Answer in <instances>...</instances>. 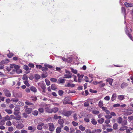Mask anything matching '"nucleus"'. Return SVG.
<instances>
[{
    "instance_id": "1",
    "label": "nucleus",
    "mask_w": 133,
    "mask_h": 133,
    "mask_svg": "<svg viewBox=\"0 0 133 133\" xmlns=\"http://www.w3.org/2000/svg\"><path fill=\"white\" fill-rule=\"evenodd\" d=\"M125 31L126 34L128 36L130 39L133 41L132 37L131 34V33L132 32L131 29V28L129 29V28L126 27L125 29Z\"/></svg>"
},
{
    "instance_id": "2",
    "label": "nucleus",
    "mask_w": 133,
    "mask_h": 133,
    "mask_svg": "<svg viewBox=\"0 0 133 133\" xmlns=\"http://www.w3.org/2000/svg\"><path fill=\"white\" fill-rule=\"evenodd\" d=\"M73 112L72 111H67L64 110L62 112V114L65 116L68 117L70 116L71 114Z\"/></svg>"
},
{
    "instance_id": "3",
    "label": "nucleus",
    "mask_w": 133,
    "mask_h": 133,
    "mask_svg": "<svg viewBox=\"0 0 133 133\" xmlns=\"http://www.w3.org/2000/svg\"><path fill=\"white\" fill-rule=\"evenodd\" d=\"M65 72L66 74L64 75L63 77L64 78H70L72 77V74L69 71L66 70Z\"/></svg>"
},
{
    "instance_id": "4",
    "label": "nucleus",
    "mask_w": 133,
    "mask_h": 133,
    "mask_svg": "<svg viewBox=\"0 0 133 133\" xmlns=\"http://www.w3.org/2000/svg\"><path fill=\"white\" fill-rule=\"evenodd\" d=\"M3 92L5 95L8 97H10L11 96L10 92L7 89H5L3 90Z\"/></svg>"
},
{
    "instance_id": "5",
    "label": "nucleus",
    "mask_w": 133,
    "mask_h": 133,
    "mask_svg": "<svg viewBox=\"0 0 133 133\" xmlns=\"http://www.w3.org/2000/svg\"><path fill=\"white\" fill-rule=\"evenodd\" d=\"M46 111L48 112L51 113L52 112L56 113L58 111V109H46Z\"/></svg>"
},
{
    "instance_id": "6",
    "label": "nucleus",
    "mask_w": 133,
    "mask_h": 133,
    "mask_svg": "<svg viewBox=\"0 0 133 133\" xmlns=\"http://www.w3.org/2000/svg\"><path fill=\"white\" fill-rule=\"evenodd\" d=\"M49 126V130L51 131H53L55 129L54 126L52 123L48 124Z\"/></svg>"
},
{
    "instance_id": "7",
    "label": "nucleus",
    "mask_w": 133,
    "mask_h": 133,
    "mask_svg": "<svg viewBox=\"0 0 133 133\" xmlns=\"http://www.w3.org/2000/svg\"><path fill=\"white\" fill-rule=\"evenodd\" d=\"M77 75L78 77V82H80L81 81V80L84 77V75L82 74L80 75L79 74H77Z\"/></svg>"
},
{
    "instance_id": "8",
    "label": "nucleus",
    "mask_w": 133,
    "mask_h": 133,
    "mask_svg": "<svg viewBox=\"0 0 133 133\" xmlns=\"http://www.w3.org/2000/svg\"><path fill=\"white\" fill-rule=\"evenodd\" d=\"M58 123L60 124V126L61 128H62L64 126L63 124L64 123V121L62 119H59L58 120Z\"/></svg>"
},
{
    "instance_id": "9",
    "label": "nucleus",
    "mask_w": 133,
    "mask_h": 133,
    "mask_svg": "<svg viewBox=\"0 0 133 133\" xmlns=\"http://www.w3.org/2000/svg\"><path fill=\"white\" fill-rule=\"evenodd\" d=\"M9 62V60L8 59H6L2 61L1 62V63L3 64H5L8 63Z\"/></svg>"
},
{
    "instance_id": "10",
    "label": "nucleus",
    "mask_w": 133,
    "mask_h": 133,
    "mask_svg": "<svg viewBox=\"0 0 133 133\" xmlns=\"http://www.w3.org/2000/svg\"><path fill=\"white\" fill-rule=\"evenodd\" d=\"M28 129L29 130H31V132H33L35 130L36 128H33L31 126H29L28 127Z\"/></svg>"
},
{
    "instance_id": "11",
    "label": "nucleus",
    "mask_w": 133,
    "mask_h": 133,
    "mask_svg": "<svg viewBox=\"0 0 133 133\" xmlns=\"http://www.w3.org/2000/svg\"><path fill=\"white\" fill-rule=\"evenodd\" d=\"M124 118H125V119L124 120H122L121 123V125H127V121L126 119L127 117H124Z\"/></svg>"
},
{
    "instance_id": "12",
    "label": "nucleus",
    "mask_w": 133,
    "mask_h": 133,
    "mask_svg": "<svg viewBox=\"0 0 133 133\" xmlns=\"http://www.w3.org/2000/svg\"><path fill=\"white\" fill-rule=\"evenodd\" d=\"M124 4L127 7H129L133 6V3H128L127 2H125L124 3Z\"/></svg>"
},
{
    "instance_id": "13",
    "label": "nucleus",
    "mask_w": 133,
    "mask_h": 133,
    "mask_svg": "<svg viewBox=\"0 0 133 133\" xmlns=\"http://www.w3.org/2000/svg\"><path fill=\"white\" fill-rule=\"evenodd\" d=\"M128 85V84L127 83L123 82L122 83L121 86V88L123 89L127 87Z\"/></svg>"
},
{
    "instance_id": "14",
    "label": "nucleus",
    "mask_w": 133,
    "mask_h": 133,
    "mask_svg": "<svg viewBox=\"0 0 133 133\" xmlns=\"http://www.w3.org/2000/svg\"><path fill=\"white\" fill-rule=\"evenodd\" d=\"M57 83L58 84L64 83H65V79L62 78H59L58 80Z\"/></svg>"
},
{
    "instance_id": "15",
    "label": "nucleus",
    "mask_w": 133,
    "mask_h": 133,
    "mask_svg": "<svg viewBox=\"0 0 133 133\" xmlns=\"http://www.w3.org/2000/svg\"><path fill=\"white\" fill-rule=\"evenodd\" d=\"M122 126L119 129V130L120 131H123L125 130H127L128 128L127 126L125 125H122Z\"/></svg>"
},
{
    "instance_id": "16",
    "label": "nucleus",
    "mask_w": 133,
    "mask_h": 133,
    "mask_svg": "<svg viewBox=\"0 0 133 133\" xmlns=\"http://www.w3.org/2000/svg\"><path fill=\"white\" fill-rule=\"evenodd\" d=\"M15 104L18 106H22L24 105V104L22 102L18 101L15 103Z\"/></svg>"
},
{
    "instance_id": "17",
    "label": "nucleus",
    "mask_w": 133,
    "mask_h": 133,
    "mask_svg": "<svg viewBox=\"0 0 133 133\" xmlns=\"http://www.w3.org/2000/svg\"><path fill=\"white\" fill-rule=\"evenodd\" d=\"M44 123H41L39 124L37 126V129L39 130H41L42 129V126L43 125Z\"/></svg>"
},
{
    "instance_id": "18",
    "label": "nucleus",
    "mask_w": 133,
    "mask_h": 133,
    "mask_svg": "<svg viewBox=\"0 0 133 133\" xmlns=\"http://www.w3.org/2000/svg\"><path fill=\"white\" fill-rule=\"evenodd\" d=\"M30 90L34 93L36 92H37V89L34 86H31L30 87Z\"/></svg>"
},
{
    "instance_id": "19",
    "label": "nucleus",
    "mask_w": 133,
    "mask_h": 133,
    "mask_svg": "<svg viewBox=\"0 0 133 133\" xmlns=\"http://www.w3.org/2000/svg\"><path fill=\"white\" fill-rule=\"evenodd\" d=\"M20 109H14L15 111L14 112V114L15 115H17L19 114V111Z\"/></svg>"
},
{
    "instance_id": "20",
    "label": "nucleus",
    "mask_w": 133,
    "mask_h": 133,
    "mask_svg": "<svg viewBox=\"0 0 133 133\" xmlns=\"http://www.w3.org/2000/svg\"><path fill=\"white\" fill-rule=\"evenodd\" d=\"M113 81V79L111 78H108L106 80L109 83L111 86L112 85Z\"/></svg>"
},
{
    "instance_id": "21",
    "label": "nucleus",
    "mask_w": 133,
    "mask_h": 133,
    "mask_svg": "<svg viewBox=\"0 0 133 133\" xmlns=\"http://www.w3.org/2000/svg\"><path fill=\"white\" fill-rule=\"evenodd\" d=\"M103 102L101 100L99 101L98 103V106L99 108H106V107H103Z\"/></svg>"
},
{
    "instance_id": "22",
    "label": "nucleus",
    "mask_w": 133,
    "mask_h": 133,
    "mask_svg": "<svg viewBox=\"0 0 133 133\" xmlns=\"http://www.w3.org/2000/svg\"><path fill=\"white\" fill-rule=\"evenodd\" d=\"M65 86L66 87H74L75 86V84H70L68 83L67 85H65Z\"/></svg>"
},
{
    "instance_id": "23",
    "label": "nucleus",
    "mask_w": 133,
    "mask_h": 133,
    "mask_svg": "<svg viewBox=\"0 0 133 133\" xmlns=\"http://www.w3.org/2000/svg\"><path fill=\"white\" fill-rule=\"evenodd\" d=\"M48 73L47 72H45L42 73V77L43 78H44L48 76Z\"/></svg>"
},
{
    "instance_id": "24",
    "label": "nucleus",
    "mask_w": 133,
    "mask_h": 133,
    "mask_svg": "<svg viewBox=\"0 0 133 133\" xmlns=\"http://www.w3.org/2000/svg\"><path fill=\"white\" fill-rule=\"evenodd\" d=\"M124 96L123 95H119L118 96V98L120 101H121L124 99Z\"/></svg>"
},
{
    "instance_id": "25",
    "label": "nucleus",
    "mask_w": 133,
    "mask_h": 133,
    "mask_svg": "<svg viewBox=\"0 0 133 133\" xmlns=\"http://www.w3.org/2000/svg\"><path fill=\"white\" fill-rule=\"evenodd\" d=\"M116 98V94L115 93L114 94L111 98V100L112 101L115 100Z\"/></svg>"
},
{
    "instance_id": "26",
    "label": "nucleus",
    "mask_w": 133,
    "mask_h": 133,
    "mask_svg": "<svg viewBox=\"0 0 133 133\" xmlns=\"http://www.w3.org/2000/svg\"><path fill=\"white\" fill-rule=\"evenodd\" d=\"M122 118L121 117H118L117 120V122L119 124L121 123L122 121Z\"/></svg>"
},
{
    "instance_id": "27",
    "label": "nucleus",
    "mask_w": 133,
    "mask_h": 133,
    "mask_svg": "<svg viewBox=\"0 0 133 133\" xmlns=\"http://www.w3.org/2000/svg\"><path fill=\"white\" fill-rule=\"evenodd\" d=\"M11 119L10 117L8 115H6L4 117V120L5 121H9Z\"/></svg>"
},
{
    "instance_id": "28",
    "label": "nucleus",
    "mask_w": 133,
    "mask_h": 133,
    "mask_svg": "<svg viewBox=\"0 0 133 133\" xmlns=\"http://www.w3.org/2000/svg\"><path fill=\"white\" fill-rule=\"evenodd\" d=\"M62 128L61 126L57 127L56 130V133H60L61 132V129Z\"/></svg>"
},
{
    "instance_id": "29",
    "label": "nucleus",
    "mask_w": 133,
    "mask_h": 133,
    "mask_svg": "<svg viewBox=\"0 0 133 133\" xmlns=\"http://www.w3.org/2000/svg\"><path fill=\"white\" fill-rule=\"evenodd\" d=\"M51 89L53 90H55L57 89V87L55 84H53L51 85Z\"/></svg>"
},
{
    "instance_id": "30",
    "label": "nucleus",
    "mask_w": 133,
    "mask_h": 133,
    "mask_svg": "<svg viewBox=\"0 0 133 133\" xmlns=\"http://www.w3.org/2000/svg\"><path fill=\"white\" fill-rule=\"evenodd\" d=\"M68 100L67 98H66L65 99V100L63 102V103L64 104H72V103L71 102H68L67 100Z\"/></svg>"
},
{
    "instance_id": "31",
    "label": "nucleus",
    "mask_w": 133,
    "mask_h": 133,
    "mask_svg": "<svg viewBox=\"0 0 133 133\" xmlns=\"http://www.w3.org/2000/svg\"><path fill=\"white\" fill-rule=\"evenodd\" d=\"M34 76L35 79L37 80L41 78L40 76L37 74H35V75Z\"/></svg>"
},
{
    "instance_id": "32",
    "label": "nucleus",
    "mask_w": 133,
    "mask_h": 133,
    "mask_svg": "<svg viewBox=\"0 0 133 133\" xmlns=\"http://www.w3.org/2000/svg\"><path fill=\"white\" fill-rule=\"evenodd\" d=\"M32 110V109H25L26 112L28 114L30 113Z\"/></svg>"
},
{
    "instance_id": "33",
    "label": "nucleus",
    "mask_w": 133,
    "mask_h": 133,
    "mask_svg": "<svg viewBox=\"0 0 133 133\" xmlns=\"http://www.w3.org/2000/svg\"><path fill=\"white\" fill-rule=\"evenodd\" d=\"M118 125L116 123L114 124L113 126V128L114 130H116L118 128Z\"/></svg>"
},
{
    "instance_id": "34",
    "label": "nucleus",
    "mask_w": 133,
    "mask_h": 133,
    "mask_svg": "<svg viewBox=\"0 0 133 133\" xmlns=\"http://www.w3.org/2000/svg\"><path fill=\"white\" fill-rule=\"evenodd\" d=\"M130 109H128V110L127 115H129L131 114L133 112V111Z\"/></svg>"
},
{
    "instance_id": "35",
    "label": "nucleus",
    "mask_w": 133,
    "mask_h": 133,
    "mask_svg": "<svg viewBox=\"0 0 133 133\" xmlns=\"http://www.w3.org/2000/svg\"><path fill=\"white\" fill-rule=\"evenodd\" d=\"M101 130L100 129H94L93 130H92V133H95V132H101Z\"/></svg>"
},
{
    "instance_id": "36",
    "label": "nucleus",
    "mask_w": 133,
    "mask_h": 133,
    "mask_svg": "<svg viewBox=\"0 0 133 133\" xmlns=\"http://www.w3.org/2000/svg\"><path fill=\"white\" fill-rule=\"evenodd\" d=\"M79 129L82 131H84L85 129V128L84 127H83L82 125L79 126Z\"/></svg>"
},
{
    "instance_id": "37",
    "label": "nucleus",
    "mask_w": 133,
    "mask_h": 133,
    "mask_svg": "<svg viewBox=\"0 0 133 133\" xmlns=\"http://www.w3.org/2000/svg\"><path fill=\"white\" fill-rule=\"evenodd\" d=\"M58 94L60 96H62L64 93V91L62 90H59L58 91Z\"/></svg>"
},
{
    "instance_id": "38",
    "label": "nucleus",
    "mask_w": 133,
    "mask_h": 133,
    "mask_svg": "<svg viewBox=\"0 0 133 133\" xmlns=\"http://www.w3.org/2000/svg\"><path fill=\"white\" fill-rule=\"evenodd\" d=\"M50 81L52 82H56L57 81V79L56 78H51L50 79Z\"/></svg>"
},
{
    "instance_id": "39",
    "label": "nucleus",
    "mask_w": 133,
    "mask_h": 133,
    "mask_svg": "<svg viewBox=\"0 0 133 133\" xmlns=\"http://www.w3.org/2000/svg\"><path fill=\"white\" fill-rule=\"evenodd\" d=\"M90 102L89 101H87L85 102L84 103V106L85 107H88L89 105Z\"/></svg>"
},
{
    "instance_id": "40",
    "label": "nucleus",
    "mask_w": 133,
    "mask_h": 133,
    "mask_svg": "<svg viewBox=\"0 0 133 133\" xmlns=\"http://www.w3.org/2000/svg\"><path fill=\"white\" fill-rule=\"evenodd\" d=\"M22 79L26 81L28 80V78L26 75L24 74L23 75Z\"/></svg>"
},
{
    "instance_id": "41",
    "label": "nucleus",
    "mask_w": 133,
    "mask_h": 133,
    "mask_svg": "<svg viewBox=\"0 0 133 133\" xmlns=\"http://www.w3.org/2000/svg\"><path fill=\"white\" fill-rule=\"evenodd\" d=\"M14 55V54L12 52H10L8 54H7L8 57L9 58H11Z\"/></svg>"
},
{
    "instance_id": "42",
    "label": "nucleus",
    "mask_w": 133,
    "mask_h": 133,
    "mask_svg": "<svg viewBox=\"0 0 133 133\" xmlns=\"http://www.w3.org/2000/svg\"><path fill=\"white\" fill-rule=\"evenodd\" d=\"M25 104H26L28 105H32L33 106L34 105V104L31 102H29L28 101H26L25 102Z\"/></svg>"
},
{
    "instance_id": "43",
    "label": "nucleus",
    "mask_w": 133,
    "mask_h": 133,
    "mask_svg": "<svg viewBox=\"0 0 133 133\" xmlns=\"http://www.w3.org/2000/svg\"><path fill=\"white\" fill-rule=\"evenodd\" d=\"M23 68L26 71H28L29 69V66L28 65H23Z\"/></svg>"
},
{
    "instance_id": "44",
    "label": "nucleus",
    "mask_w": 133,
    "mask_h": 133,
    "mask_svg": "<svg viewBox=\"0 0 133 133\" xmlns=\"http://www.w3.org/2000/svg\"><path fill=\"white\" fill-rule=\"evenodd\" d=\"M24 84L28 87H29L30 85L29 83L28 80L24 81Z\"/></svg>"
},
{
    "instance_id": "45",
    "label": "nucleus",
    "mask_w": 133,
    "mask_h": 133,
    "mask_svg": "<svg viewBox=\"0 0 133 133\" xmlns=\"http://www.w3.org/2000/svg\"><path fill=\"white\" fill-rule=\"evenodd\" d=\"M104 120V119L103 118H101L100 119L98 120V122L99 123L102 124Z\"/></svg>"
},
{
    "instance_id": "46",
    "label": "nucleus",
    "mask_w": 133,
    "mask_h": 133,
    "mask_svg": "<svg viewBox=\"0 0 133 133\" xmlns=\"http://www.w3.org/2000/svg\"><path fill=\"white\" fill-rule=\"evenodd\" d=\"M45 81L46 82V84L47 85L49 86L50 85V81L48 79H45Z\"/></svg>"
},
{
    "instance_id": "47",
    "label": "nucleus",
    "mask_w": 133,
    "mask_h": 133,
    "mask_svg": "<svg viewBox=\"0 0 133 133\" xmlns=\"http://www.w3.org/2000/svg\"><path fill=\"white\" fill-rule=\"evenodd\" d=\"M48 70V69L45 67H42V71H45V72H46V71H47Z\"/></svg>"
},
{
    "instance_id": "48",
    "label": "nucleus",
    "mask_w": 133,
    "mask_h": 133,
    "mask_svg": "<svg viewBox=\"0 0 133 133\" xmlns=\"http://www.w3.org/2000/svg\"><path fill=\"white\" fill-rule=\"evenodd\" d=\"M125 7H122V13L124 14H125Z\"/></svg>"
},
{
    "instance_id": "49",
    "label": "nucleus",
    "mask_w": 133,
    "mask_h": 133,
    "mask_svg": "<svg viewBox=\"0 0 133 133\" xmlns=\"http://www.w3.org/2000/svg\"><path fill=\"white\" fill-rule=\"evenodd\" d=\"M32 114L33 115H37L38 114V112L37 111L35 110L32 111Z\"/></svg>"
},
{
    "instance_id": "50",
    "label": "nucleus",
    "mask_w": 133,
    "mask_h": 133,
    "mask_svg": "<svg viewBox=\"0 0 133 133\" xmlns=\"http://www.w3.org/2000/svg\"><path fill=\"white\" fill-rule=\"evenodd\" d=\"M6 125L8 126H10L12 125L10 121H8L6 123Z\"/></svg>"
},
{
    "instance_id": "51",
    "label": "nucleus",
    "mask_w": 133,
    "mask_h": 133,
    "mask_svg": "<svg viewBox=\"0 0 133 133\" xmlns=\"http://www.w3.org/2000/svg\"><path fill=\"white\" fill-rule=\"evenodd\" d=\"M13 65L14 66V68L16 70H19V69L20 67L18 65H16L14 64H13Z\"/></svg>"
},
{
    "instance_id": "52",
    "label": "nucleus",
    "mask_w": 133,
    "mask_h": 133,
    "mask_svg": "<svg viewBox=\"0 0 133 133\" xmlns=\"http://www.w3.org/2000/svg\"><path fill=\"white\" fill-rule=\"evenodd\" d=\"M91 122L94 125H95L97 123V122L94 119H92Z\"/></svg>"
},
{
    "instance_id": "53",
    "label": "nucleus",
    "mask_w": 133,
    "mask_h": 133,
    "mask_svg": "<svg viewBox=\"0 0 133 133\" xmlns=\"http://www.w3.org/2000/svg\"><path fill=\"white\" fill-rule=\"evenodd\" d=\"M41 87L42 89H45L46 88V85L45 84H42Z\"/></svg>"
},
{
    "instance_id": "54",
    "label": "nucleus",
    "mask_w": 133,
    "mask_h": 133,
    "mask_svg": "<svg viewBox=\"0 0 133 133\" xmlns=\"http://www.w3.org/2000/svg\"><path fill=\"white\" fill-rule=\"evenodd\" d=\"M71 70L72 72L76 74L77 73V71L76 70L72 68L71 69Z\"/></svg>"
},
{
    "instance_id": "55",
    "label": "nucleus",
    "mask_w": 133,
    "mask_h": 133,
    "mask_svg": "<svg viewBox=\"0 0 133 133\" xmlns=\"http://www.w3.org/2000/svg\"><path fill=\"white\" fill-rule=\"evenodd\" d=\"M84 80L86 82H89V78L87 76H85Z\"/></svg>"
},
{
    "instance_id": "56",
    "label": "nucleus",
    "mask_w": 133,
    "mask_h": 133,
    "mask_svg": "<svg viewBox=\"0 0 133 133\" xmlns=\"http://www.w3.org/2000/svg\"><path fill=\"white\" fill-rule=\"evenodd\" d=\"M102 81H100L99 82H97V81H94L93 82V84H94V85H97L98 84H99V83H102Z\"/></svg>"
},
{
    "instance_id": "57",
    "label": "nucleus",
    "mask_w": 133,
    "mask_h": 133,
    "mask_svg": "<svg viewBox=\"0 0 133 133\" xmlns=\"http://www.w3.org/2000/svg\"><path fill=\"white\" fill-rule=\"evenodd\" d=\"M5 111L9 114H11L12 113L11 110L10 109H6Z\"/></svg>"
},
{
    "instance_id": "58",
    "label": "nucleus",
    "mask_w": 133,
    "mask_h": 133,
    "mask_svg": "<svg viewBox=\"0 0 133 133\" xmlns=\"http://www.w3.org/2000/svg\"><path fill=\"white\" fill-rule=\"evenodd\" d=\"M11 101L13 102H17L18 101V98H12Z\"/></svg>"
},
{
    "instance_id": "59",
    "label": "nucleus",
    "mask_w": 133,
    "mask_h": 133,
    "mask_svg": "<svg viewBox=\"0 0 133 133\" xmlns=\"http://www.w3.org/2000/svg\"><path fill=\"white\" fill-rule=\"evenodd\" d=\"M45 66H46L50 69H51L53 68V66L49 64H45L44 65Z\"/></svg>"
},
{
    "instance_id": "60",
    "label": "nucleus",
    "mask_w": 133,
    "mask_h": 133,
    "mask_svg": "<svg viewBox=\"0 0 133 133\" xmlns=\"http://www.w3.org/2000/svg\"><path fill=\"white\" fill-rule=\"evenodd\" d=\"M5 121L4 120L1 121L0 122V124L1 125H3L5 124Z\"/></svg>"
},
{
    "instance_id": "61",
    "label": "nucleus",
    "mask_w": 133,
    "mask_h": 133,
    "mask_svg": "<svg viewBox=\"0 0 133 133\" xmlns=\"http://www.w3.org/2000/svg\"><path fill=\"white\" fill-rule=\"evenodd\" d=\"M77 115L76 114H74V120L75 121H76L77 119Z\"/></svg>"
},
{
    "instance_id": "62",
    "label": "nucleus",
    "mask_w": 133,
    "mask_h": 133,
    "mask_svg": "<svg viewBox=\"0 0 133 133\" xmlns=\"http://www.w3.org/2000/svg\"><path fill=\"white\" fill-rule=\"evenodd\" d=\"M92 113L94 114H97L99 113V111H98L93 110L92 111Z\"/></svg>"
},
{
    "instance_id": "63",
    "label": "nucleus",
    "mask_w": 133,
    "mask_h": 133,
    "mask_svg": "<svg viewBox=\"0 0 133 133\" xmlns=\"http://www.w3.org/2000/svg\"><path fill=\"white\" fill-rule=\"evenodd\" d=\"M8 131H12L14 130L13 128L12 127H10L8 129Z\"/></svg>"
},
{
    "instance_id": "64",
    "label": "nucleus",
    "mask_w": 133,
    "mask_h": 133,
    "mask_svg": "<svg viewBox=\"0 0 133 133\" xmlns=\"http://www.w3.org/2000/svg\"><path fill=\"white\" fill-rule=\"evenodd\" d=\"M85 132L86 133H92V131H91L89 129H87L85 130Z\"/></svg>"
}]
</instances>
